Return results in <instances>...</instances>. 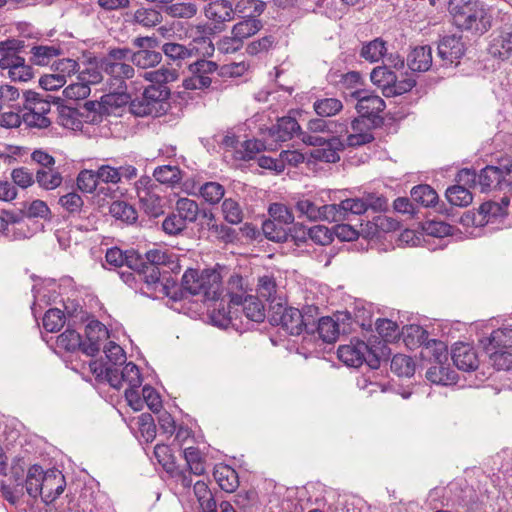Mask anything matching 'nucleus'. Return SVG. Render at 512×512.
<instances>
[{
    "label": "nucleus",
    "instance_id": "nucleus-1",
    "mask_svg": "<svg viewBox=\"0 0 512 512\" xmlns=\"http://www.w3.org/2000/svg\"><path fill=\"white\" fill-rule=\"evenodd\" d=\"M448 10L461 30L483 34L491 28V17L479 0H449Z\"/></svg>",
    "mask_w": 512,
    "mask_h": 512
},
{
    "label": "nucleus",
    "instance_id": "nucleus-2",
    "mask_svg": "<svg viewBox=\"0 0 512 512\" xmlns=\"http://www.w3.org/2000/svg\"><path fill=\"white\" fill-rule=\"evenodd\" d=\"M131 49L113 48L99 61V67L105 74L107 89H127L126 80L133 78L135 69L125 61L129 59Z\"/></svg>",
    "mask_w": 512,
    "mask_h": 512
},
{
    "label": "nucleus",
    "instance_id": "nucleus-3",
    "mask_svg": "<svg viewBox=\"0 0 512 512\" xmlns=\"http://www.w3.org/2000/svg\"><path fill=\"white\" fill-rule=\"evenodd\" d=\"M222 277L216 270L188 269L182 276L180 298L186 294L201 295L205 300H217L221 295Z\"/></svg>",
    "mask_w": 512,
    "mask_h": 512
},
{
    "label": "nucleus",
    "instance_id": "nucleus-4",
    "mask_svg": "<svg viewBox=\"0 0 512 512\" xmlns=\"http://www.w3.org/2000/svg\"><path fill=\"white\" fill-rule=\"evenodd\" d=\"M170 89L167 86H148L141 96L130 101L129 111L136 117H159L169 107Z\"/></svg>",
    "mask_w": 512,
    "mask_h": 512
},
{
    "label": "nucleus",
    "instance_id": "nucleus-5",
    "mask_svg": "<svg viewBox=\"0 0 512 512\" xmlns=\"http://www.w3.org/2000/svg\"><path fill=\"white\" fill-rule=\"evenodd\" d=\"M480 343L497 370L512 368V328L496 329Z\"/></svg>",
    "mask_w": 512,
    "mask_h": 512
},
{
    "label": "nucleus",
    "instance_id": "nucleus-6",
    "mask_svg": "<svg viewBox=\"0 0 512 512\" xmlns=\"http://www.w3.org/2000/svg\"><path fill=\"white\" fill-rule=\"evenodd\" d=\"M24 47V41L19 39L0 42V68L8 70V75L13 81L26 82L33 77L32 67L19 55Z\"/></svg>",
    "mask_w": 512,
    "mask_h": 512
},
{
    "label": "nucleus",
    "instance_id": "nucleus-7",
    "mask_svg": "<svg viewBox=\"0 0 512 512\" xmlns=\"http://www.w3.org/2000/svg\"><path fill=\"white\" fill-rule=\"evenodd\" d=\"M269 322L273 326H279L289 335H300L303 330L313 332V325L305 321L299 309L286 307L282 302L270 306L268 314Z\"/></svg>",
    "mask_w": 512,
    "mask_h": 512
},
{
    "label": "nucleus",
    "instance_id": "nucleus-8",
    "mask_svg": "<svg viewBox=\"0 0 512 512\" xmlns=\"http://www.w3.org/2000/svg\"><path fill=\"white\" fill-rule=\"evenodd\" d=\"M337 355L340 361L350 367H360L363 363L372 369L380 366L377 349L369 347L362 340H351L350 344L339 346Z\"/></svg>",
    "mask_w": 512,
    "mask_h": 512
},
{
    "label": "nucleus",
    "instance_id": "nucleus-9",
    "mask_svg": "<svg viewBox=\"0 0 512 512\" xmlns=\"http://www.w3.org/2000/svg\"><path fill=\"white\" fill-rule=\"evenodd\" d=\"M374 85L382 90L385 97L399 96L409 92L415 85L416 80L411 76L399 77L386 65L375 67L370 74Z\"/></svg>",
    "mask_w": 512,
    "mask_h": 512
},
{
    "label": "nucleus",
    "instance_id": "nucleus-10",
    "mask_svg": "<svg viewBox=\"0 0 512 512\" xmlns=\"http://www.w3.org/2000/svg\"><path fill=\"white\" fill-rule=\"evenodd\" d=\"M499 191L504 192L500 202L488 201L480 206V212L493 218L501 217L506 214V209L510 204L512 196V161H507L499 165Z\"/></svg>",
    "mask_w": 512,
    "mask_h": 512
},
{
    "label": "nucleus",
    "instance_id": "nucleus-11",
    "mask_svg": "<svg viewBox=\"0 0 512 512\" xmlns=\"http://www.w3.org/2000/svg\"><path fill=\"white\" fill-rule=\"evenodd\" d=\"M135 190L145 213L151 217L163 214V199L160 186L149 176H142L135 182Z\"/></svg>",
    "mask_w": 512,
    "mask_h": 512
},
{
    "label": "nucleus",
    "instance_id": "nucleus-12",
    "mask_svg": "<svg viewBox=\"0 0 512 512\" xmlns=\"http://www.w3.org/2000/svg\"><path fill=\"white\" fill-rule=\"evenodd\" d=\"M456 185L446 190V198L450 204L459 207H466L473 201L470 188L476 183V171L469 168L461 169L456 176Z\"/></svg>",
    "mask_w": 512,
    "mask_h": 512
},
{
    "label": "nucleus",
    "instance_id": "nucleus-13",
    "mask_svg": "<svg viewBox=\"0 0 512 512\" xmlns=\"http://www.w3.org/2000/svg\"><path fill=\"white\" fill-rule=\"evenodd\" d=\"M351 96L357 100L356 109L362 118L371 121V125H380L383 122L380 113L386 105L380 96L363 89L355 90Z\"/></svg>",
    "mask_w": 512,
    "mask_h": 512
},
{
    "label": "nucleus",
    "instance_id": "nucleus-14",
    "mask_svg": "<svg viewBox=\"0 0 512 512\" xmlns=\"http://www.w3.org/2000/svg\"><path fill=\"white\" fill-rule=\"evenodd\" d=\"M218 68L216 62L206 60V58L198 57L188 67L191 76L183 80L182 86L186 90H204L211 86L212 79L209 76Z\"/></svg>",
    "mask_w": 512,
    "mask_h": 512
},
{
    "label": "nucleus",
    "instance_id": "nucleus-15",
    "mask_svg": "<svg viewBox=\"0 0 512 512\" xmlns=\"http://www.w3.org/2000/svg\"><path fill=\"white\" fill-rule=\"evenodd\" d=\"M404 342L408 347L425 346L426 349L433 347L435 360L440 364L441 358H446V346L443 342L429 339V333L419 325H410L404 332Z\"/></svg>",
    "mask_w": 512,
    "mask_h": 512
},
{
    "label": "nucleus",
    "instance_id": "nucleus-16",
    "mask_svg": "<svg viewBox=\"0 0 512 512\" xmlns=\"http://www.w3.org/2000/svg\"><path fill=\"white\" fill-rule=\"evenodd\" d=\"M106 379L110 386L120 389L124 383L128 384V388L140 387L142 377L138 366L132 362L127 363L124 367H107Z\"/></svg>",
    "mask_w": 512,
    "mask_h": 512
},
{
    "label": "nucleus",
    "instance_id": "nucleus-17",
    "mask_svg": "<svg viewBox=\"0 0 512 512\" xmlns=\"http://www.w3.org/2000/svg\"><path fill=\"white\" fill-rule=\"evenodd\" d=\"M189 37L191 42L195 44L194 48L197 49V57L209 58L212 57L215 51V46L211 40V36L219 31L211 24H197L190 27Z\"/></svg>",
    "mask_w": 512,
    "mask_h": 512
},
{
    "label": "nucleus",
    "instance_id": "nucleus-18",
    "mask_svg": "<svg viewBox=\"0 0 512 512\" xmlns=\"http://www.w3.org/2000/svg\"><path fill=\"white\" fill-rule=\"evenodd\" d=\"M465 50L461 35H446L440 39L438 44V56L444 66L458 65Z\"/></svg>",
    "mask_w": 512,
    "mask_h": 512
},
{
    "label": "nucleus",
    "instance_id": "nucleus-19",
    "mask_svg": "<svg viewBox=\"0 0 512 512\" xmlns=\"http://www.w3.org/2000/svg\"><path fill=\"white\" fill-rule=\"evenodd\" d=\"M350 319L348 313L338 314L336 320L329 316L320 318L316 328L319 338L325 343L335 342L340 333L348 332L345 321Z\"/></svg>",
    "mask_w": 512,
    "mask_h": 512
},
{
    "label": "nucleus",
    "instance_id": "nucleus-20",
    "mask_svg": "<svg viewBox=\"0 0 512 512\" xmlns=\"http://www.w3.org/2000/svg\"><path fill=\"white\" fill-rule=\"evenodd\" d=\"M205 16L221 32L225 29V23L234 19L235 10L229 0H213L205 7Z\"/></svg>",
    "mask_w": 512,
    "mask_h": 512
},
{
    "label": "nucleus",
    "instance_id": "nucleus-21",
    "mask_svg": "<svg viewBox=\"0 0 512 512\" xmlns=\"http://www.w3.org/2000/svg\"><path fill=\"white\" fill-rule=\"evenodd\" d=\"M86 339L83 342V353L95 356L101 349L102 343L109 337L106 326L98 320H91L85 327Z\"/></svg>",
    "mask_w": 512,
    "mask_h": 512
},
{
    "label": "nucleus",
    "instance_id": "nucleus-22",
    "mask_svg": "<svg viewBox=\"0 0 512 512\" xmlns=\"http://www.w3.org/2000/svg\"><path fill=\"white\" fill-rule=\"evenodd\" d=\"M295 208L299 212V216H305L311 221L328 220L336 222L337 219L336 204L318 206L309 199H301L296 202Z\"/></svg>",
    "mask_w": 512,
    "mask_h": 512
},
{
    "label": "nucleus",
    "instance_id": "nucleus-23",
    "mask_svg": "<svg viewBox=\"0 0 512 512\" xmlns=\"http://www.w3.org/2000/svg\"><path fill=\"white\" fill-rule=\"evenodd\" d=\"M66 480L62 472L58 469H48L45 471V477L42 479L41 499L49 505L53 503L65 490Z\"/></svg>",
    "mask_w": 512,
    "mask_h": 512
},
{
    "label": "nucleus",
    "instance_id": "nucleus-24",
    "mask_svg": "<svg viewBox=\"0 0 512 512\" xmlns=\"http://www.w3.org/2000/svg\"><path fill=\"white\" fill-rule=\"evenodd\" d=\"M487 51L490 56L502 61L512 57V31H494L490 35Z\"/></svg>",
    "mask_w": 512,
    "mask_h": 512
},
{
    "label": "nucleus",
    "instance_id": "nucleus-25",
    "mask_svg": "<svg viewBox=\"0 0 512 512\" xmlns=\"http://www.w3.org/2000/svg\"><path fill=\"white\" fill-rule=\"evenodd\" d=\"M451 358L454 365L462 371H474L479 366L475 349L467 343H456L452 348Z\"/></svg>",
    "mask_w": 512,
    "mask_h": 512
},
{
    "label": "nucleus",
    "instance_id": "nucleus-26",
    "mask_svg": "<svg viewBox=\"0 0 512 512\" xmlns=\"http://www.w3.org/2000/svg\"><path fill=\"white\" fill-rule=\"evenodd\" d=\"M301 130L295 118L284 116L277 120L268 130V136L275 143L289 141Z\"/></svg>",
    "mask_w": 512,
    "mask_h": 512
},
{
    "label": "nucleus",
    "instance_id": "nucleus-27",
    "mask_svg": "<svg viewBox=\"0 0 512 512\" xmlns=\"http://www.w3.org/2000/svg\"><path fill=\"white\" fill-rule=\"evenodd\" d=\"M344 149V141L338 136H331L323 147L314 149L311 156L317 161L336 163L340 160L339 153Z\"/></svg>",
    "mask_w": 512,
    "mask_h": 512
},
{
    "label": "nucleus",
    "instance_id": "nucleus-28",
    "mask_svg": "<svg viewBox=\"0 0 512 512\" xmlns=\"http://www.w3.org/2000/svg\"><path fill=\"white\" fill-rule=\"evenodd\" d=\"M139 263L133 267V271L137 273L140 280H143L148 286L153 287L155 290L159 288L161 277L169 273V270L161 269L158 266L151 264L145 265L144 258L139 254Z\"/></svg>",
    "mask_w": 512,
    "mask_h": 512
},
{
    "label": "nucleus",
    "instance_id": "nucleus-29",
    "mask_svg": "<svg viewBox=\"0 0 512 512\" xmlns=\"http://www.w3.org/2000/svg\"><path fill=\"white\" fill-rule=\"evenodd\" d=\"M145 265L158 266L162 270L166 269L172 271V273H179L180 265L174 254L167 253L160 249L149 250L145 254Z\"/></svg>",
    "mask_w": 512,
    "mask_h": 512
},
{
    "label": "nucleus",
    "instance_id": "nucleus-30",
    "mask_svg": "<svg viewBox=\"0 0 512 512\" xmlns=\"http://www.w3.org/2000/svg\"><path fill=\"white\" fill-rule=\"evenodd\" d=\"M106 262L113 267L126 266L132 270L139 262V254L134 250L122 251L118 247H112L107 250L105 255Z\"/></svg>",
    "mask_w": 512,
    "mask_h": 512
},
{
    "label": "nucleus",
    "instance_id": "nucleus-31",
    "mask_svg": "<svg viewBox=\"0 0 512 512\" xmlns=\"http://www.w3.org/2000/svg\"><path fill=\"white\" fill-rule=\"evenodd\" d=\"M499 166L487 165L476 173V183L473 188H479L480 192L499 191Z\"/></svg>",
    "mask_w": 512,
    "mask_h": 512
},
{
    "label": "nucleus",
    "instance_id": "nucleus-32",
    "mask_svg": "<svg viewBox=\"0 0 512 512\" xmlns=\"http://www.w3.org/2000/svg\"><path fill=\"white\" fill-rule=\"evenodd\" d=\"M407 65L412 71L425 72L432 66L430 46L415 47L407 56Z\"/></svg>",
    "mask_w": 512,
    "mask_h": 512
},
{
    "label": "nucleus",
    "instance_id": "nucleus-33",
    "mask_svg": "<svg viewBox=\"0 0 512 512\" xmlns=\"http://www.w3.org/2000/svg\"><path fill=\"white\" fill-rule=\"evenodd\" d=\"M213 476L219 487L225 492L232 493L239 486L237 472L228 465H216L213 471Z\"/></svg>",
    "mask_w": 512,
    "mask_h": 512
},
{
    "label": "nucleus",
    "instance_id": "nucleus-34",
    "mask_svg": "<svg viewBox=\"0 0 512 512\" xmlns=\"http://www.w3.org/2000/svg\"><path fill=\"white\" fill-rule=\"evenodd\" d=\"M195 44H188L187 46L176 43L167 42L161 47L163 54L173 62L180 64L182 61L197 57V49L194 48Z\"/></svg>",
    "mask_w": 512,
    "mask_h": 512
},
{
    "label": "nucleus",
    "instance_id": "nucleus-35",
    "mask_svg": "<svg viewBox=\"0 0 512 512\" xmlns=\"http://www.w3.org/2000/svg\"><path fill=\"white\" fill-rule=\"evenodd\" d=\"M278 292V285L273 275L266 274L258 278V298L264 299L270 303V306H272L277 302H282V298L278 295Z\"/></svg>",
    "mask_w": 512,
    "mask_h": 512
},
{
    "label": "nucleus",
    "instance_id": "nucleus-36",
    "mask_svg": "<svg viewBox=\"0 0 512 512\" xmlns=\"http://www.w3.org/2000/svg\"><path fill=\"white\" fill-rule=\"evenodd\" d=\"M233 306H242V311L247 319L260 323L265 319V307L258 297L246 295L242 297L241 304H232Z\"/></svg>",
    "mask_w": 512,
    "mask_h": 512
},
{
    "label": "nucleus",
    "instance_id": "nucleus-37",
    "mask_svg": "<svg viewBox=\"0 0 512 512\" xmlns=\"http://www.w3.org/2000/svg\"><path fill=\"white\" fill-rule=\"evenodd\" d=\"M63 182L62 174L56 167L48 169H37L35 172V183L46 191L55 190Z\"/></svg>",
    "mask_w": 512,
    "mask_h": 512
},
{
    "label": "nucleus",
    "instance_id": "nucleus-38",
    "mask_svg": "<svg viewBox=\"0 0 512 512\" xmlns=\"http://www.w3.org/2000/svg\"><path fill=\"white\" fill-rule=\"evenodd\" d=\"M336 207V222L347 219L349 214L362 215L367 211L363 196L361 198H348L342 200L339 204H336Z\"/></svg>",
    "mask_w": 512,
    "mask_h": 512
},
{
    "label": "nucleus",
    "instance_id": "nucleus-39",
    "mask_svg": "<svg viewBox=\"0 0 512 512\" xmlns=\"http://www.w3.org/2000/svg\"><path fill=\"white\" fill-rule=\"evenodd\" d=\"M129 59L138 68L148 69L157 66L162 60V53L153 50H137L132 51Z\"/></svg>",
    "mask_w": 512,
    "mask_h": 512
},
{
    "label": "nucleus",
    "instance_id": "nucleus-40",
    "mask_svg": "<svg viewBox=\"0 0 512 512\" xmlns=\"http://www.w3.org/2000/svg\"><path fill=\"white\" fill-rule=\"evenodd\" d=\"M315 113L324 118L337 115L343 109V103L335 97H320L313 103Z\"/></svg>",
    "mask_w": 512,
    "mask_h": 512
},
{
    "label": "nucleus",
    "instance_id": "nucleus-41",
    "mask_svg": "<svg viewBox=\"0 0 512 512\" xmlns=\"http://www.w3.org/2000/svg\"><path fill=\"white\" fill-rule=\"evenodd\" d=\"M112 217L126 224H134L138 219V212L134 206L125 201H114L109 207Z\"/></svg>",
    "mask_w": 512,
    "mask_h": 512
},
{
    "label": "nucleus",
    "instance_id": "nucleus-42",
    "mask_svg": "<svg viewBox=\"0 0 512 512\" xmlns=\"http://www.w3.org/2000/svg\"><path fill=\"white\" fill-rule=\"evenodd\" d=\"M45 477V471L39 465H33L28 469L25 487L27 494L32 498L40 496L42 491V479Z\"/></svg>",
    "mask_w": 512,
    "mask_h": 512
},
{
    "label": "nucleus",
    "instance_id": "nucleus-43",
    "mask_svg": "<svg viewBox=\"0 0 512 512\" xmlns=\"http://www.w3.org/2000/svg\"><path fill=\"white\" fill-rule=\"evenodd\" d=\"M263 24L261 20L255 18V16H248L244 20L236 23L231 33L236 35V38L242 42L244 39L249 38L261 30Z\"/></svg>",
    "mask_w": 512,
    "mask_h": 512
},
{
    "label": "nucleus",
    "instance_id": "nucleus-44",
    "mask_svg": "<svg viewBox=\"0 0 512 512\" xmlns=\"http://www.w3.org/2000/svg\"><path fill=\"white\" fill-rule=\"evenodd\" d=\"M31 61L35 65L45 66L61 54V48L56 45H38L31 48Z\"/></svg>",
    "mask_w": 512,
    "mask_h": 512
},
{
    "label": "nucleus",
    "instance_id": "nucleus-45",
    "mask_svg": "<svg viewBox=\"0 0 512 512\" xmlns=\"http://www.w3.org/2000/svg\"><path fill=\"white\" fill-rule=\"evenodd\" d=\"M247 283L238 273H232L227 281V294L230 304H241L242 297L246 296Z\"/></svg>",
    "mask_w": 512,
    "mask_h": 512
},
{
    "label": "nucleus",
    "instance_id": "nucleus-46",
    "mask_svg": "<svg viewBox=\"0 0 512 512\" xmlns=\"http://www.w3.org/2000/svg\"><path fill=\"white\" fill-rule=\"evenodd\" d=\"M411 198L424 207H435L439 200L437 192L427 184L413 187L411 190Z\"/></svg>",
    "mask_w": 512,
    "mask_h": 512
},
{
    "label": "nucleus",
    "instance_id": "nucleus-47",
    "mask_svg": "<svg viewBox=\"0 0 512 512\" xmlns=\"http://www.w3.org/2000/svg\"><path fill=\"white\" fill-rule=\"evenodd\" d=\"M289 227L272 219L265 220L262 224V231L268 240L282 243L289 240Z\"/></svg>",
    "mask_w": 512,
    "mask_h": 512
},
{
    "label": "nucleus",
    "instance_id": "nucleus-48",
    "mask_svg": "<svg viewBox=\"0 0 512 512\" xmlns=\"http://www.w3.org/2000/svg\"><path fill=\"white\" fill-rule=\"evenodd\" d=\"M386 42L381 38H376L363 44L360 56L365 60L373 63L380 61L386 54Z\"/></svg>",
    "mask_w": 512,
    "mask_h": 512
},
{
    "label": "nucleus",
    "instance_id": "nucleus-49",
    "mask_svg": "<svg viewBox=\"0 0 512 512\" xmlns=\"http://www.w3.org/2000/svg\"><path fill=\"white\" fill-rule=\"evenodd\" d=\"M175 213L179 215L186 224L194 223L200 214V209L196 201L189 198H180L176 202Z\"/></svg>",
    "mask_w": 512,
    "mask_h": 512
},
{
    "label": "nucleus",
    "instance_id": "nucleus-50",
    "mask_svg": "<svg viewBox=\"0 0 512 512\" xmlns=\"http://www.w3.org/2000/svg\"><path fill=\"white\" fill-rule=\"evenodd\" d=\"M183 455L190 471L197 476L205 473V460L200 449L194 446L184 448Z\"/></svg>",
    "mask_w": 512,
    "mask_h": 512
},
{
    "label": "nucleus",
    "instance_id": "nucleus-51",
    "mask_svg": "<svg viewBox=\"0 0 512 512\" xmlns=\"http://www.w3.org/2000/svg\"><path fill=\"white\" fill-rule=\"evenodd\" d=\"M57 346L68 352L81 350L83 352V342L80 334L74 330L67 328L57 337Z\"/></svg>",
    "mask_w": 512,
    "mask_h": 512
},
{
    "label": "nucleus",
    "instance_id": "nucleus-52",
    "mask_svg": "<svg viewBox=\"0 0 512 512\" xmlns=\"http://www.w3.org/2000/svg\"><path fill=\"white\" fill-rule=\"evenodd\" d=\"M391 371L400 377H410L415 372V363L407 355L396 354L391 360Z\"/></svg>",
    "mask_w": 512,
    "mask_h": 512
},
{
    "label": "nucleus",
    "instance_id": "nucleus-53",
    "mask_svg": "<svg viewBox=\"0 0 512 512\" xmlns=\"http://www.w3.org/2000/svg\"><path fill=\"white\" fill-rule=\"evenodd\" d=\"M133 21L145 28H151L162 21V14L153 8H139L133 15Z\"/></svg>",
    "mask_w": 512,
    "mask_h": 512
},
{
    "label": "nucleus",
    "instance_id": "nucleus-54",
    "mask_svg": "<svg viewBox=\"0 0 512 512\" xmlns=\"http://www.w3.org/2000/svg\"><path fill=\"white\" fill-rule=\"evenodd\" d=\"M199 193L209 204H218L225 195V188L218 182H206L201 185Z\"/></svg>",
    "mask_w": 512,
    "mask_h": 512
},
{
    "label": "nucleus",
    "instance_id": "nucleus-55",
    "mask_svg": "<svg viewBox=\"0 0 512 512\" xmlns=\"http://www.w3.org/2000/svg\"><path fill=\"white\" fill-rule=\"evenodd\" d=\"M84 120L79 109L62 107L59 113V123L69 129L78 130L82 128Z\"/></svg>",
    "mask_w": 512,
    "mask_h": 512
},
{
    "label": "nucleus",
    "instance_id": "nucleus-56",
    "mask_svg": "<svg viewBox=\"0 0 512 512\" xmlns=\"http://www.w3.org/2000/svg\"><path fill=\"white\" fill-rule=\"evenodd\" d=\"M426 378L434 384L448 385L454 382L455 373L442 365H435L427 370Z\"/></svg>",
    "mask_w": 512,
    "mask_h": 512
},
{
    "label": "nucleus",
    "instance_id": "nucleus-57",
    "mask_svg": "<svg viewBox=\"0 0 512 512\" xmlns=\"http://www.w3.org/2000/svg\"><path fill=\"white\" fill-rule=\"evenodd\" d=\"M198 7L192 2H179L165 8V12L173 18L190 19L197 14Z\"/></svg>",
    "mask_w": 512,
    "mask_h": 512
},
{
    "label": "nucleus",
    "instance_id": "nucleus-58",
    "mask_svg": "<svg viewBox=\"0 0 512 512\" xmlns=\"http://www.w3.org/2000/svg\"><path fill=\"white\" fill-rule=\"evenodd\" d=\"M24 109H32L40 115L46 116L50 112L51 105L47 100H43L40 95L34 91H26L24 93Z\"/></svg>",
    "mask_w": 512,
    "mask_h": 512
},
{
    "label": "nucleus",
    "instance_id": "nucleus-59",
    "mask_svg": "<svg viewBox=\"0 0 512 512\" xmlns=\"http://www.w3.org/2000/svg\"><path fill=\"white\" fill-rule=\"evenodd\" d=\"M224 219L232 224H239L243 220V212L239 203L232 198H227L221 206Z\"/></svg>",
    "mask_w": 512,
    "mask_h": 512
},
{
    "label": "nucleus",
    "instance_id": "nucleus-60",
    "mask_svg": "<svg viewBox=\"0 0 512 512\" xmlns=\"http://www.w3.org/2000/svg\"><path fill=\"white\" fill-rule=\"evenodd\" d=\"M232 307L234 306L230 303L228 307H225L222 302L216 304L210 313L212 323L218 327H228L232 320Z\"/></svg>",
    "mask_w": 512,
    "mask_h": 512
},
{
    "label": "nucleus",
    "instance_id": "nucleus-61",
    "mask_svg": "<svg viewBox=\"0 0 512 512\" xmlns=\"http://www.w3.org/2000/svg\"><path fill=\"white\" fill-rule=\"evenodd\" d=\"M155 180L161 184H173L180 180V169L173 165H163L155 168Z\"/></svg>",
    "mask_w": 512,
    "mask_h": 512
},
{
    "label": "nucleus",
    "instance_id": "nucleus-62",
    "mask_svg": "<svg viewBox=\"0 0 512 512\" xmlns=\"http://www.w3.org/2000/svg\"><path fill=\"white\" fill-rule=\"evenodd\" d=\"M65 323V314L58 308L49 309L43 317V327L48 332L59 331Z\"/></svg>",
    "mask_w": 512,
    "mask_h": 512
},
{
    "label": "nucleus",
    "instance_id": "nucleus-63",
    "mask_svg": "<svg viewBox=\"0 0 512 512\" xmlns=\"http://www.w3.org/2000/svg\"><path fill=\"white\" fill-rule=\"evenodd\" d=\"M269 215L270 219L279 222L281 224H284L287 227H290V225L294 221V215L291 212V210L282 203H273L269 207Z\"/></svg>",
    "mask_w": 512,
    "mask_h": 512
},
{
    "label": "nucleus",
    "instance_id": "nucleus-64",
    "mask_svg": "<svg viewBox=\"0 0 512 512\" xmlns=\"http://www.w3.org/2000/svg\"><path fill=\"white\" fill-rule=\"evenodd\" d=\"M104 353L108 360L107 367H120L126 361V355L121 346L115 342H109L104 346Z\"/></svg>",
    "mask_w": 512,
    "mask_h": 512
}]
</instances>
